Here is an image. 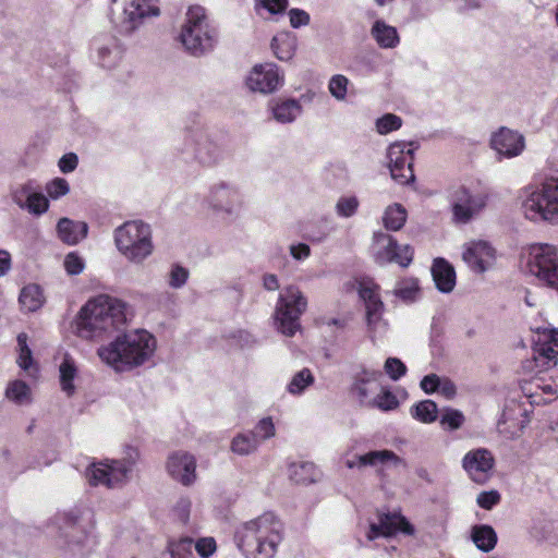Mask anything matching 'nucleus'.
<instances>
[{"mask_svg": "<svg viewBox=\"0 0 558 558\" xmlns=\"http://www.w3.org/2000/svg\"><path fill=\"white\" fill-rule=\"evenodd\" d=\"M183 49L194 57L211 51L217 43V32L209 25L205 9L191 7L178 37Z\"/></svg>", "mask_w": 558, "mask_h": 558, "instance_id": "0eeeda50", "label": "nucleus"}, {"mask_svg": "<svg viewBox=\"0 0 558 558\" xmlns=\"http://www.w3.org/2000/svg\"><path fill=\"white\" fill-rule=\"evenodd\" d=\"M160 13L157 0H111L110 21L118 33L133 35Z\"/></svg>", "mask_w": 558, "mask_h": 558, "instance_id": "6e6552de", "label": "nucleus"}, {"mask_svg": "<svg viewBox=\"0 0 558 558\" xmlns=\"http://www.w3.org/2000/svg\"><path fill=\"white\" fill-rule=\"evenodd\" d=\"M407 216L405 208L401 204L395 203L388 206L384 213V226L387 230L398 231L404 226Z\"/></svg>", "mask_w": 558, "mask_h": 558, "instance_id": "4c0bfd02", "label": "nucleus"}, {"mask_svg": "<svg viewBox=\"0 0 558 558\" xmlns=\"http://www.w3.org/2000/svg\"><path fill=\"white\" fill-rule=\"evenodd\" d=\"M471 538L478 549L488 551V525H474Z\"/></svg>", "mask_w": 558, "mask_h": 558, "instance_id": "13d9d810", "label": "nucleus"}, {"mask_svg": "<svg viewBox=\"0 0 558 558\" xmlns=\"http://www.w3.org/2000/svg\"><path fill=\"white\" fill-rule=\"evenodd\" d=\"M289 252L295 260H304L311 255V247L305 243L291 244Z\"/></svg>", "mask_w": 558, "mask_h": 558, "instance_id": "338daca9", "label": "nucleus"}, {"mask_svg": "<svg viewBox=\"0 0 558 558\" xmlns=\"http://www.w3.org/2000/svg\"><path fill=\"white\" fill-rule=\"evenodd\" d=\"M525 269L558 292V246L548 243L530 245L522 255Z\"/></svg>", "mask_w": 558, "mask_h": 558, "instance_id": "9b49d317", "label": "nucleus"}, {"mask_svg": "<svg viewBox=\"0 0 558 558\" xmlns=\"http://www.w3.org/2000/svg\"><path fill=\"white\" fill-rule=\"evenodd\" d=\"M398 532L412 534L413 527L405 518L399 514H380L377 523H371L366 536L369 541H373L379 536L390 537Z\"/></svg>", "mask_w": 558, "mask_h": 558, "instance_id": "5701e85b", "label": "nucleus"}, {"mask_svg": "<svg viewBox=\"0 0 558 558\" xmlns=\"http://www.w3.org/2000/svg\"><path fill=\"white\" fill-rule=\"evenodd\" d=\"M242 187L230 180H218L207 191L205 203L208 208L222 219H238L245 206Z\"/></svg>", "mask_w": 558, "mask_h": 558, "instance_id": "1a4fd4ad", "label": "nucleus"}, {"mask_svg": "<svg viewBox=\"0 0 558 558\" xmlns=\"http://www.w3.org/2000/svg\"><path fill=\"white\" fill-rule=\"evenodd\" d=\"M126 320L125 303L99 295L81 308L75 318L74 332L82 339L99 341L124 326Z\"/></svg>", "mask_w": 558, "mask_h": 558, "instance_id": "f257e3e1", "label": "nucleus"}, {"mask_svg": "<svg viewBox=\"0 0 558 558\" xmlns=\"http://www.w3.org/2000/svg\"><path fill=\"white\" fill-rule=\"evenodd\" d=\"M134 460H105L93 462L85 471L90 485H104L108 488L121 487L129 482Z\"/></svg>", "mask_w": 558, "mask_h": 558, "instance_id": "ddd939ff", "label": "nucleus"}, {"mask_svg": "<svg viewBox=\"0 0 558 558\" xmlns=\"http://www.w3.org/2000/svg\"><path fill=\"white\" fill-rule=\"evenodd\" d=\"M195 549L199 556L207 558L216 550V541L213 537H203L195 543Z\"/></svg>", "mask_w": 558, "mask_h": 558, "instance_id": "052dcab7", "label": "nucleus"}, {"mask_svg": "<svg viewBox=\"0 0 558 558\" xmlns=\"http://www.w3.org/2000/svg\"><path fill=\"white\" fill-rule=\"evenodd\" d=\"M490 146L499 155L512 158L523 151L525 143L523 135L507 128H501L490 140Z\"/></svg>", "mask_w": 558, "mask_h": 558, "instance_id": "393cba45", "label": "nucleus"}, {"mask_svg": "<svg viewBox=\"0 0 558 558\" xmlns=\"http://www.w3.org/2000/svg\"><path fill=\"white\" fill-rule=\"evenodd\" d=\"M193 541L189 537L169 544L171 558H193Z\"/></svg>", "mask_w": 558, "mask_h": 558, "instance_id": "3c124183", "label": "nucleus"}, {"mask_svg": "<svg viewBox=\"0 0 558 558\" xmlns=\"http://www.w3.org/2000/svg\"><path fill=\"white\" fill-rule=\"evenodd\" d=\"M386 374L392 379L398 380L407 372L404 363L397 357H388L384 365Z\"/></svg>", "mask_w": 558, "mask_h": 558, "instance_id": "4d7b16f0", "label": "nucleus"}, {"mask_svg": "<svg viewBox=\"0 0 558 558\" xmlns=\"http://www.w3.org/2000/svg\"><path fill=\"white\" fill-rule=\"evenodd\" d=\"M398 244L395 239L384 232H375L373 235L372 253L378 264L398 263L401 267H408L413 259V250L403 246L404 259H399L396 255Z\"/></svg>", "mask_w": 558, "mask_h": 558, "instance_id": "a211bd4d", "label": "nucleus"}, {"mask_svg": "<svg viewBox=\"0 0 558 558\" xmlns=\"http://www.w3.org/2000/svg\"><path fill=\"white\" fill-rule=\"evenodd\" d=\"M60 372V385L63 392L69 397L75 392L74 379L77 376V367L74 360L68 354L63 357L59 366Z\"/></svg>", "mask_w": 558, "mask_h": 558, "instance_id": "72a5a7b5", "label": "nucleus"}, {"mask_svg": "<svg viewBox=\"0 0 558 558\" xmlns=\"http://www.w3.org/2000/svg\"><path fill=\"white\" fill-rule=\"evenodd\" d=\"M192 502L189 498H181L173 508L174 515L182 522L186 523L190 518Z\"/></svg>", "mask_w": 558, "mask_h": 558, "instance_id": "680f3d73", "label": "nucleus"}, {"mask_svg": "<svg viewBox=\"0 0 558 558\" xmlns=\"http://www.w3.org/2000/svg\"><path fill=\"white\" fill-rule=\"evenodd\" d=\"M372 35L383 48H393L399 43L398 32L384 21H376L372 27Z\"/></svg>", "mask_w": 558, "mask_h": 558, "instance_id": "f704fd0d", "label": "nucleus"}, {"mask_svg": "<svg viewBox=\"0 0 558 558\" xmlns=\"http://www.w3.org/2000/svg\"><path fill=\"white\" fill-rule=\"evenodd\" d=\"M64 267L68 274L77 275L83 270L84 262L78 255L70 253L64 258Z\"/></svg>", "mask_w": 558, "mask_h": 558, "instance_id": "e2e57ef3", "label": "nucleus"}, {"mask_svg": "<svg viewBox=\"0 0 558 558\" xmlns=\"http://www.w3.org/2000/svg\"><path fill=\"white\" fill-rule=\"evenodd\" d=\"M49 208L48 198L39 191L24 204L23 209H27L31 214L39 216L45 214Z\"/></svg>", "mask_w": 558, "mask_h": 558, "instance_id": "864d4df0", "label": "nucleus"}, {"mask_svg": "<svg viewBox=\"0 0 558 558\" xmlns=\"http://www.w3.org/2000/svg\"><path fill=\"white\" fill-rule=\"evenodd\" d=\"M89 509H72L63 515V525L61 535L70 546H80L87 538V531L84 525L85 515L89 514Z\"/></svg>", "mask_w": 558, "mask_h": 558, "instance_id": "4be33fe9", "label": "nucleus"}, {"mask_svg": "<svg viewBox=\"0 0 558 558\" xmlns=\"http://www.w3.org/2000/svg\"><path fill=\"white\" fill-rule=\"evenodd\" d=\"M45 191L49 198L59 199L70 192V184L63 178H54L46 183Z\"/></svg>", "mask_w": 558, "mask_h": 558, "instance_id": "8fccbe9b", "label": "nucleus"}, {"mask_svg": "<svg viewBox=\"0 0 558 558\" xmlns=\"http://www.w3.org/2000/svg\"><path fill=\"white\" fill-rule=\"evenodd\" d=\"M118 252L131 264L141 265L154 251L151 227L142 220H130L113 231Z\"/></svg>", "mask_w": 558, "mask_h": 558, "instance_id": "39448f33", "label": "nucleus"}, {"mask_svg": "<svg viewBox=\"0 0 558 558\" xmlns=\"http://www.w3.org/2000/svg\"><path fill=\"white\" fill-rule=\"evenodd\" d=\"M175 153L183 161L196 163L203 169L219 166L229 155L225 143L203 130L185 133L175 146Z\"/></svg>", "mask_w": 558, "mask_h": 558, "instance_id": "20e7f679", "label": "nucleus"}, {"mask_svg": "<svg viewBox=\"0 0 558 558\" xmlns=\"http://www.w3.org/2000/svg\"><path fill=\"white\" fill-rule=\"evenodd\" d=\"M365 457L366 459H364L363 462L367 463V466L375 468L379 477L385 476L386 468H408L403 458L388 449L372 450L366 452Z\"/></svg>", "mask_w": 558, "mask_h": 558, "instance_id": "cd10ccee", "label": "nucleus"}, {"mask_svg": "<svg viewBox=\"0 0 558 558\" xmlns=\"http://www.w3.org/2000/svg\"><path fill=\"white\" fill-rule=\"evenodd\" d=\"M463 468L472 481L484 484L488 480V458L486 449L470 451L463 458Z\"/></svg>", "mask_w": 558, "mask_h": 558, "instance_id": "c85d7f7f", "label": "nucleus"}, {"mask_svg": "<svg viewBox=\"0 0 558 558\" xmlns=\"http://www.w3.org/2000/svg\"><path fill=\"white\" fill-rule=\"evenodd\" d=\"M288 5V0H262V9L270 14L282 13Z\"/></svg>", "mask_w": 558, "mask_h": 558, "instance_id": "774afa93", "label": "nucleus"}, {"mask_svg": "<svg viewBox=\"0 0 558 558\" xmlns=\"http://www.w3.org/2000/svg\"><path fill=\"white\" fill-rule=\"evenodd\" d=\"M157 348L156 338L144 329L116 337L97 350L99 359L117 372L132 371L149 362Z\"/></svg>", "mask_w": 558, "mask_h": 558, "instance_id": "f03ea898", "label": "nucleus"}, {"mask_svg": "<svg viewBox=\"0 0 558 558\" xmlns=\"http://www.w3.org/2000/svg\"><path fill=\"white\" fill-rule=\"evenodd\" d=\"M38 191L39 185L36 181L28 180L12 192V199L20 208H24L25 202L32 198Z\"/></svg>", "mask_w": 558, "mask_h": 558, "instance_id": "c03bdc74", "label": "nucleus"}, {"mask_svg": "<svg viewBox=\"0 0 558 558\" xmlns=\"http://www.w3.org/2000/svg\"><path fill=\"white\" fill-rule=\"evenodd\" d=\"M168 474L183 486H191L196 482V459L186 451L171 453L167 461Z\"/></svg>", "mask_w": 558, "mask_h": 558, "instance_id": "412c9836", "label": "nucleus"}, {"mask_svg": "<svg viewBox=\"0 0 558 558\" xmlns=\"http://www.w3.org/2000/svg\"><path fill=\"white\" fill-rule=\"evenodd\" d=\"M271 118L280 124L294 122L303 111L302 105L294 98L271 99L268 104Z\"/></svg>", "mask_w": 558, "mask_h": 558, "instance_id": "bb28decb", "label": "nucleus"}, {"mask_svg": "<svg viewBox=\"0 0 558 558\" xmlns=\"http://www.w3.org/2000/svg\"><path fill=\"white\" fill-rule=\"evenodd\" d=\"M314 383L315 377L312 371L305 367L292 376L290 383L287 386V390L293 396H300Z\"/></svg>", "mask_w": 558, "mask_h": 558, "instance_id": "58836bf2", "label": "nucleus"}, {"mask_svg": "<svg viewBox=\"0 0 558 558\" xmlns=\"http://www.w3.org/2000/svg\"><path fill=\"white\" fill-rule=\"evenodd\" d=\"M298 46L296 36L289 32L279 33L271 40V50L280 61L293 58Z\"/></svg>", "mask_w": 558, "mask_h": 558, "instance_id": "473e14b6", "label": "nucleus"}, {"mask_svg": "<svg viewBox=\"0 0 558 558\" xmlns=\"http://www.w3.org/2000/svg\"><path fill=\"white\" fill-rule=\"evenodd\" d=\"M368 405L376 407L383 411H391L399 405V402L391 391L383 390L374 399L368 401Z\"/></svg>", "mask_w": 558, "mask_h": 558, "instance_id": "09e8293b", "label": "nucleus"}, {"mask_svg": "<svg viewBox=\"0 0 558 558\" xmlns=\"http://www.w3.org/2000/svg\"><path fill=\"white\" fill-rule=\"evenodd\" d=\"M395 295L404 302H414L420 296L418 281L415 278H407L398 282Z\"/></svg>", "mask_w": 558, "mask_h": 558, "instance_id": "a19ab883", "label": "nucleus"}, {"mask_svg": "<svg viewBox=\"0 0 558 558\" xmlns=\"http://www.w3.org/2000/svg\"><path fill=\"white\" fill-rule=\"evenodd\" d=\"M411 148H407L405 143H393L389 146L387 157L389 159V169L393 180L401 183L414 181L413 173V154L418 145L410 143Z\"/></svg>", "mask_w": 558, "mask_h": 558, "instance_id": "2eb2a0df", "label": "nucleus"}, {"mask_svg": "<svg viewBox=\"0 0 558 558\" xmlns=\"http://www.w3.org/2000/svg\"><path fill=\"white\" fill-rule=\"evenodd\" d=\"M412 416L422 423H433L437 420V404L432 400H424L411 409Z\"/></svg>", "mask_w": 558, "mask_h": 558, "instance_id": "ea45409f", "label": "nucleus"}, {"mask_svg": "<svg viewBox=\"0 0 558 558\" xmlns=\"http://www.w3.org/2000/svg\"><path fill=\"white\" fill-rule=\"evenodd\" d=\"M19 300L24 311L35 312L44 304L43 291L37 284H28L22 289Z\"/></svg>", "mask_w": 558, "mask_h": 558, "instance_id": "e433bc0d", "label": "nucleus"}, {"mask_svg": "<svg viewBox=\"0 0 558 558\" xmlns=\"http://www.w3.org/2000/svg\"><path fill=\"white\" fill-rule=\"evenodd\" d=\"M379 287L372 279H364L359 283V294L366 310V320L371 332H375L384 326L381 319L384 303L378 293Z\"/></svg>", "mask_w": 558, "mask_h": 558, "instance_id": "f3484780", "label": "nucleus"}, {"mask_svg": "<svg viewBox=\"0 0 558 558\" xmlns=\"http://www.w3.org/2000/svg\"><path fill=\"white\" fill-rule=\"evenodd\" d=\"M283 84V75L274 63H260L252 68L245 78L246 87L264 95L276 92Z\"/></svg>", "mask_w": 558, "mask_h": 558, "instance_id": "dca6fc26", "label": "nucleus"}, {"mask_svg": "<svg viewBox=\"0 0 558 558\" xmlns=\"http://www.w3.org/2000/svg\"><path fill=\"white\" fill-rule=\"evenodd\" d=\"M290 24L293 28L305 26L310 23V15L304 10L292 9L289 11Z\"/></svg>", "mask_w": 558, "mask_h": 558, "instance_id": "69168bd1", "label": "nucleus"}, {"mask_svg": "<svg viewBox=\"0 0 558 558\" xmlns=\"http://www.w3.org/2000/svg\"><path fill=\"white\" fill-rule=\"evenodd\" d=\"M228 339L240 347H251L256 343V338L246 330H235L229 333Z\"/></svg>", "mask_w": 558, "mask_h": 558, "instance_id": "bf43d9fd", "label": "nucleus"}, {"mask_svg": "<svg viewBox=\"0 0 558 558\" xmlns=\"http://www.w3.org/2000/svg\"><path fill=\"white\" fill-rule=\"evenodd\" d=\"M360 202L356 196H341L335 207L339 217L350 218L357 211Z\"/></svg>", "mask_w": 558, "mask_h": 558, "instance_id": "a18cd8bd", "label": "nucleus"}, {"mask_svg": "<svg viewBox=\"0 0 558 558\" xmlns=\"http://www.w3.org/2000/svg\"><path fill=\"white\" fill-rule=\"evenodd\" d=\"M465 417L461 411L445 408L441 411L439 423L445 430L452 432L459 429L463 425Z\"/></svg>", "mask_w": 558, "mask_h": 558, "instance_id": "79ce46f5", "label": "nucleus"}, {"mask_svg": "<svg viewBox=\"0 0 558 558\" xmlns=\"http://www.w3.org/2000/svg\"><path fill=\"white\" fill-rule=\"evenodd\" d=\"M78 165V158L76 154L69 153L63 155L58 162L59 169L63 173H70L76 169Z\"/></svg>", "mask_w": 558, "mask_h": 558, "instance_id": "0e129e2a", "label": "nucleus"}, {"mask_svg": "<svg viewBox=\"0 0 558 558\" xmlns=\"http://www.w3.org/2000/svg\"><path fill=\"white\" fill-rule=\"evenodd\" d=\"M275 424L272 422L271 417H264L262 418L255 426L254 430H252L253 434L257 436L259 439V444L263 440L269 439L275 436Z\"/></svg>", "mask_w": 558, "mask_h": 558, "instance_id": "6e6d98bb", "label": "nucleus"}, {"mask_svg": "<svg viewBox=\"0 0 558 558\" xmlns=\"http://www.w3.org/2000/svg\"><path fill=\"white\" fill-rule=\"evenodd\" d=\"M534 362L539 372L555 366L558 362V329H538L535 341Z\"/></svg>", "mask_w": 558, "mask_h": 558, "instance_id": "6ab92c4d", "label": "nucleus"}, {"mask_svg": "<svg viewBox=\"0 0 558 558\" xmlns=\"http://www.w3.org/2000/svg\"><path fill=\"white\" fill-rule=\"evenodd\" d=\"M432 275L437 289L442 293H450L456 286V271L453 266L442 257L433 262Z\"/></svg>", "mask_w": 558, "mask_h": 558, "instance_id": "c756f323", "label": "nucleus"}, {"mask_svg": "<svg viewBox=\"0 0 558 558\" xmlns=\"http://www.w3.org/2000/svg\"><path fill=\"white\" fill-rule=\"evenodd\" d=\"M520 198L521 209L526 219L558 223V178L524 187Z\"/></svg>", "mask_w": 558, "mask_h": 558, "instance_id": "423d86ee", "label": "nucleus"}, {"mask_svg": "<svg viewBox=\"0 0 558 558\" xmlns=\"http://www.w3.org/2000/svg\"><path fill=\"white\" fill-rule=\"evenodd\" d=\"M487 258V241L472 240L463 245L462 259L474 274L483 275L486 271Z\"/></svg>", "mask_w": 558, "mask_h": 558, "instance_id": "a878e982", "label": "nucleus"}, {"mask_svg": "<svg viewBox=\"0 0 558 558\" xmlns=\"http://www.w3.org/2000/svg\"><path fill=\"white\" fill-rule=\"evenodd\" d=\"M87 223L83 221H74L69 218H61L57 225L59 239L69 244H77L87 235Z\"/></svg>", "mask_w": 558, "mask_h": 558, "instance_id": "7c9ffc66", "label": "nucleus"}, {"mask_svg": "<svg viewBox=\"0 0 558 558\" xmlns=\"http://www.w3.org/2000/svg\"><path fill=\"white\" fill-rule=\"evenodd\" d=\"M189 276L187 268L180 264H173L168 274V284L172 289H181L187 282Z\"/></svg>", "mask_w": 558, "mask_h": 558, "instance_id": "de8ad7c7", "label": "nucleus"}, {"mask_svg": "<svg viewBox=\"0 0 558 558\" xmlns=\"http://www.w3.org/2000/svg\"><path fill=\"white\" fill-rule=\"evenodd\" d=\"M402 124L400 117L387 113L376 121V129L379 134H387L391 131L398 130Z\"/></svg>", "mask_w": 558, "mask_h": 558, "instance_id": "5fc2aeb1", "label": "nucleus"}, {"mask_svg": "<svg viewBox=\"0 0 558 558\" xmlns=\"http://www.w3.org/2000/svg\"><path fill=\"white\" fill-rule=\"evenodd\" d=\"M529 421L526 409L511 400L505 405L501 416L497 421V430L506 438H515L522 434Z\"/></svg>", "mask_w": 558, "mask_h": 558, "instance_id": "aec40b11", "label": "nucleus"}, {"mask_svg": "<svg viewBox=\"0 0 558 558\" xmlns=\"http://www.w3.org/2000/svg\"><path fill=\"white\" fill-rule=\"evenodd\" d=\"M259 445V439L252 432L241 433L233 437L231 450L239 456H248L254 453Z\"/></svg>", "mask_w": 558, "mask_h": 558, "instance_id": "c9c22d12", "label": "nucleus"}, {"mask_svg": "<svg viewBox=\"0 0 558 558\" xmlns=\"http://www.w3.org/2000/svg\"><path fill=\"white\" fill-rule=\"evenodd\" d=\"M288 475L289 478L298 485H310L319 480L320 472L312 462L298 461L289 464Z\"/></svg>", "mask_w": 558, "mask_h": 558, "instance_id": "2f4dec72", "label": "nucleus"}, {"mask_svg": "<svg viewBox=\"0 0 558 558\" xmlns=\"http://www.w3.org/2000/svg\"><path fill=\"white\" fill-rule=\"evenodd\" d=\"M307 300L295 286L286 287L279 294L275 308V327L284 336L292 337L300 329V317L306 311Z\"/></svg>", "mask_w": 558, "mask_h": 558, "instance_id": "f8f14e48", "label": "nucleus"}, {"mask_svg": "<svg viewBox=\"0 0 558 558\" xmlns=\"http://www.w3.org/2000/svg\"><path fill=\"white\" fill-rule=\"evenodd\" d=\"M5 393L11 401L17 404H28L31 402V389L21 380L11 383Z\"/></svg>", "mask_w": 558, "mask_h": 558, "instance_id": "37998d69", "label": "nucleus"}, {"mask_svg": "<svg viewBox=\"0 0 558 558\" xmlns=\"http://www.w3.org/2000/svg\"><path fill=\"white\" fill-rule=\"evenodd\" d=\"M349 80L341 74L331 76L328 83V89L332 97L339 101H343L347 97Z\"/></svg>", "mask_w": 558, "mask_h": 558, "instance_id": "49530a36", "label": "nucleus"}, {"mask_svg": "<svg viewBox=\"0 0 558 558\" xmlns=\"http://www.w3.org/2000/svg\"><path fill=\"white\" fill-rule=\"evenodd\" d=\"M19 344V359L17 363L21 368L28 371L33 364L32 351L27 345V336L25 333H21L17 337Z\"/></svg>", "mask_w": 558, "mask_h": 558, "instance_id": "603ef678", "label": "nucleus"}, {"mask_svg": "<svg viewBox=\"0 0 558 558\" xmlns=\"http://www.w3.org/2000/svg\"><path fill=\"white\" fill-rule=\"evenodd\" d=\"M525 269L558 292V246L548 243L530 245L522 255Z\"/></svg>", "mask_w": 558, "mask_h": 558, "instance_id": "9d476101", "label": "nucleus"}, {"mask_svg": "<svg viewBox=\"0 0 558 558\" xmlns=\"http://www.w3.org/2000/svg\"><path fill=\"white\" fill-rule=\"evenodd\" d=\"M98 64L104 69L116 68L124 53V47L114 36H102L94 41Z\"/></svg>", "mask_w": 558, "mask_h": 558, "instance_id": "b1692460", "label": "nucleus"}, {"mask_svg": "<svg viewBox=\"0 0 558 558\" xmlns=\"http://www.w3.org/2000/svg\"><path fill=\"white\" fill-rule=\"evenodd\" d=\"M282 539L283 523L272 512L243 523L235 533L236 546L246 558H274Z\"/></svg>", "mask_w": 558, "mask_h": 558, "instance_id": "7ed1b4c3", "label": "nucleus"}, {"mask_svg": "<svg viewBox=\"0 0 558 558\" xmlns=\"http://www.w3.org/2000/svg\"><path fill=\"white\" fill-rule=\"evenodd\" d=\"M484 208L485 201L463 186L458 187L450 196L451 220L456 226L471 222Z\"/></svg>", "mask_w": 558, "mask_h": 558, "instance_id": "4468645a", "label": "nucleus"}]
</instances>
